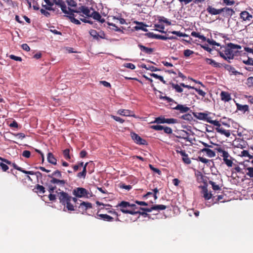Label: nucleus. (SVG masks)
Instances as JSON below:
<instances>
[{
    "label": "nucleus",
    "mask_w": 253,
    "mask_h": 253,
    "mask_svg": "<svg viewBox=\"0 0 253 253\" xmlns=\"http://www.w3.org/2000/svg\"><path fill=\"white\" fill-rule=\"evenodd\" d=\"M90 35L93 38V39L98 41L100 39H106V35L102 31L97 32L96 30L91 29L89 31Z\"/></svg>",
    "instance_id": "0eeeda50"
},
{
    "label": "nucleus",
    "mask_w": 253,
    "mask_h": 253,
    "mask_svg": "<svg viewBox=\"0 0 253 253\" xmlns=\"http://www.w3.org/2000/svg\"><path fill=\"white\" fill-rule=\"evenodd\" d=\"M148 38L151 39H160L162 40H167L166 36L160 35L155 34L152 32H149L145 34Z\"/></svg>",
    "instance_id": "4468645a"
},
{
    "label": "nucleus",
    "mask_w": 253,
    "mask_h": 253,
    "mask_svg": "<svg viewBox=\"0 0 253 253\" xmlns=\"http://www.w3.org/2000/svg\"><path fill=\"white\" fill-rule=\"evenodd\" d=\"M215 150L220 154V156L223 157V159L226 157H230L231 158L228 152L226 151L222 147H216Z\"/></svg>",
    "instance_id": "a211bd4d"
},
{
    "label": "nucleus",
    "mask_w": 253,
    "mask_h": 253,
    "mask_svg": "<svg viewBox=\"0 0 253 253\" xmlns=\"http://www.w3.org/2000/svg\"><path fill=\"white\" fill-rule=\"evenodd\" d=\"M88 164V163H86L83 167V169L82 172H80L78 173L77 176L78 177L81 178L83 177V178H85L86 174V166Z\"/></svg>",
    "instance_id": "a878e982"
},
{
    "label": "nucleus",
    "mask_w": 253,
    "mask_h": 253,
    "mask_svg": "<svg viewBox=\"0 0 253 253\" xmlns=\"http://www.w3.org/2000/svg\"><path fill=\"white\" fill-rule=\"evenodd\" d=\"M36 189L38 190L37 192L41 194H44L45 192V188L43 186L40 185L39 184L37 185Z\"/></svg>",
    "instance_id": "79ce46f5"
},
{
    "label": "nucleus",
    "mask_w": 253,
    "mask_h": 253,
    "mask_svg": "<svg viewBox=\"0 0 253 253\" xmlns=\"http://www.w3.org/2000/svg\"><path fill=\"white\" fill-rule=\"evenodd\" d=\"M78 201L77 198L72 197L64 205V208H66L69 211H75L79 205Z\"/></svg>",
    "instance_id": "423d86ee"
},
{
    "label": "nucleus",
    "mask_w": 253,
    "mask_h": 253,
    "mask_svg": "<svg viewBox=\"0 0 253 253\" xmlns=\"http://www.w3.org/2000/svg\"><path fill=\"white\" fill-rule=\"evenodd\" d=\"M75 198H88L89 192L83 187H76L72 191Z\"/></svg>",
    "instance_id": "20e7f679"
},
{
    "label": "nucleus",
    "mask_w": 253,
    "mask_h": 253,
    "mask_svg": "<svg viewBox=\"0 0 253 253\" xmlns=\"http://www.w3.org/2000/svg\"><path fill=\"white\" fill-rule=\"evenodd\" d=\"M130 136L133 141L137 144L147 145L148 144L145 139L142 138L140 136L135 132H131Z\"/></svg>",
    "instance_id": "6e6552de"
},
{
    "label": "nucleus",
    "mask_w": 253,
    "mask_h": 253,
    "mask_svg": "<svg viewBox=\"0 0 253 253\" xmlns=\"http://www.w3.org/2000/svg\"><path fill=\"white\" fill-rule=\"evenodd\" d=\"M194 53V51L190 49H186L184 50L183 54L185 57H188L190 56L191 55Z\"/></svg>",
    "instance_id": "de8ad7c7"
},
{
    "label": "nucleus",
    "mask_w": 253,
    "mask_h": 253,
    "mask_svg": "<svg viewBox=\"0 0 253 253\" xmlns=\"http://www.w3.org/2000/svg\"><path fill=\"white\" fill-rule=\"evenodd\" d=\"M207 11L209 14L211 15H215L220 14V8L216 9L212 6L209 5L207 8Z\"/></svg>",
    "instance_id": "ddd939ff"
},
{
    "label": "nucleus",
    "mask_w": 253,
    "mask_h": 253,
    "mask_svg": "<svg viewBox=\"0 0 253 253\" xmlns=\"http://www.w3.org/2000/svg\"><path fill=\"white\" fill-rule=\"evenodd\" d=\"M215 130L217 132L220 133L221 134L224 135L226 137H228L230 136V132L229 130H226L224 129L223 127H220V126L218 127H216Z\"/></svg>",
    "instance_id": "b1692460"
},
{
    "label": "nucleus",
    "mask_w": 253,
    "mask_h": 253,
    "mask_svg": "<svg viewBox=\"0 0 253 253\" xmlns=\"http://www.w3.org/2000/svg\"><path fill=\"white\" fill-rule=\"evenodd\" d=\"M82 7H83V6H81L79 7L77 9H71L69 7L68 9H69V11H70V12H72V13H79L80 12H82L81 9H82Z\"/></svg>",
    "instance_id": "6e6d98bb"
},
{
    "label": "nucleus",
    "mask_w": 253,
    "mask_h": 253,
    "mask_svg": "<svg viewBox=\"0 0 253 253\" xmlns=\"http://www.w3.org/2000/svg\"><path fill=\"white\" fill-rule=\"evenodd\" d=\"M56 193L57 194V196L59 200L60 203L63 206H64V205L72 197L69 195L68 193L63 191H61L60 189H59L58 191H56Z\"/></svg>",
    "instance_id": "39448f33"
},
{
    "label": "nucleus",
    "mask_w": 253,
    "mask_h": 253,
    "mask_svg": "<svg viewBox=\"0 0 253 253\" xmlns=\"http://www.w3.org/2000/svg\"><path fill=\"white\" fill-rule=\"evenodd\" d=\"M166 118L164 117L161 116L157 118H156L154 121L153 122V123H157V124H164L165 123Z\"/></svg>",
    "instance_id": "c9c22d12"
},
{
    "label": "nucleus",
    "mask_w": 253,
    "mask_h": 253,
    "mask_svg": "<svg viewBox=\"0 0 253 253\" xmlns=\"http://www.w3.org/2000/svg\"><path fill=\"white\" fill-rule=\"evenodd\" d=\"M246 84L249 87L253 86V77H250L247 79Z\"/></svg>",
    "instance_id": "603ef678"
},
{
    "label": "nucleus",
    "mask_w": 253,
    "mask_h": 253,
    "mask_svg": "<svg viewBox=\"0 0 253 253\" xmlns=\"http://www.w3.org/2000/svg\"><path fill=\"white\" fill-rule=\"evenodd\" d=\"M242 62L246 65L253 66V59L249 57L246 60H243Z\"/></svg>",
    "instance_id": "a19ab883"
},
{
    "label": "nucleus",
    "mask_w": 253,
    "mask_h": 253,
    "mask_svg": "<svg viewBox=\"0 0 253 253\" xmlns=\"http://www.w3.org/2000/svg\"><path fill=\"white\" fill-rule=\"evenodd\" d=\"M225 195H220L217 196V198L216 199V201L214 202L213 203H211L210 202H207L206 203V205L208 207H210L211 205H213L214 203H216V202H224L225 200L224 199V200L221 201L224 199V197Z\"/></svg>",
    "instance_id": "cd10ccee"
},
{
    "label": "nucleus",
    "mask_w": 253,
    "mask_h": 253,
    "mask_svg": "<svg viewBox=\"0 0 253 253\" xmlns=\"http://www.w3.org/2000/svg\"><path fill=\"white\" fill-rule=\"evenodd\" d=\"M247 170L248 171L247 172V175L251 178L253 177V168L249 167L247 168Z\"/></svg>",
    "instance_id": "8fccbe9b"
},
{
    "label": "nucleus",
    "mask_w": 253,
    "mask_h": 253,
    "mask_svg": "<svg viewBox=\"0 0 253 253\" xmlns=\"http://www.w3.org/2000/svg\"><path fill=\"white\" fill-rule=\"evenodd\" d=\"M235 11L231 8L224 7L220 8V14L225 18H230L235 14Z\"/></svg>",
    "instance_id": "1a4fd4ad"
},
{
    "label": "nucleus",
    "mask_w": 253,
    "mask_h": 253,
    "mask_svg": "<svg viewBox=\"0 0 253 253\" xmlns=\"http://www.w3.org/2000/svg\"><path fill=\"white\" fill-rule=\"evenodd\" d=\"M108 25L114 27V28L113 29L114 31L123 33V31L121 30L120 28L118 27L115 24L109 23Z\"/></svg>",
    "instance_id": "052dcab7"
},
{
    "label": "nucleus",
    "mask_w": 253,
    "mask_h": 253,
    "mask_svg": "<svg viewBox=\"0 0 253 253\" xmlns=\"http://www.w3.org/2000/svg\"><path fill=\"white\" fill-rule=\"evenodd\" d=\"M61 7V9L62 11V12L63 13H64L65 14H69L70 15V11L69 12V11H68L67 10V7H66V4L65 3V2H64V3L60 6Z\"/></svg>",
    "instance_id": "3c124183"
},
{
    "label": "nucleus",
    "mask_w": 253,
    "mask_h": 253,
    "mask_svg": "<svg viewBox=\"0 0 253 253\" xmlns=\"http://www.w3.org/2000/svg\"><path fill=\"white\" fill-rule=\"evenodd\" d=\"M47 176L51 179L45 184L49 192H54L56 189V185L63 187L67 183L66 180L61 179L62 178V174L59 170H56L51 174H48Z\"/></svg>",
    "instance_id": "f257e3e1"
},
{
    "label": "nucleus",
    "mask_w": 253,
    "mask_h": 253,
    "mask_svg": "<svg viewBox=\"0 0 253 253\" xmlns=\"http://www.w3.org/2000/svg\"><path fill=\"white\" fill-rule=\"evenodd\" d=\"M67 17H69L71 22L77 25L81 24L80 21L75 18V15L72 12H70L69 16H67Z\"/></svg>",
    "instance_id": "c756f323"
},
{
    "label": "nucleus",
    "mask_w": 253,
    "mask_h": 253,
    "mask_svg": "<svg viewBox=\"0 0 253 253\" xmlns=\"http://www.w3.org/2000/svg\"><path fill=\"white\" fill-rule=\"evenodd\" d=\"M47 159L48 163L53 165H56L57 164V160L52 153L49 152L48 153Z\"/></svg>",
    "instance_id": "4be33fe9"
},
{
    "label": "nucleus",
    "mask_w": 253,
    "mask_h": 253,
    "mask_svg": "<svg viewBox=\"0 0 253 253\" xmlns=\"http://www.w3.org/2000/svg\"><path fill=\"white\" fill-rule=\"evenodd\" d=\"M229 157H226L223 159L224 162L229 167H231L233 165V162L231 160L228 159Z\"/></svg>",
    "instance_id": "c03bdc74"
},
{
    "label": "nucleus",
    "mask_w": 253,
    "mask_h": 253,
    "mask_svg": "<svg viewBox=\"0 0 253 253\" xmlns=\"http://www.w3.org/2000/svg\"><path fill=\"white\" fill-rule=\"evenodd\" d=\"M167 208V207L163 205H157L152 206L153 210L162 211L164 210Z\"/></svg>",
    "instance_id": "4c0bfd02"
},
{
    "label": "nucleus",
    "mask_w": 253,
    "mask_h": 253,
    "mask_svg": "<svg viewBox=\"0 0 253 253\" xmlns=\"http://www.w3.org/2000/svg\"><path fill=\"white\" fill-rule=\"evenodd\" d=\"M159 98L164 100H167L169 103L174 102V100L172 98L162 95H160L159 96Z\"/></svg>",
    "instance_id": "49530a36"
},
{
    "label": "nucleus",
    "mask_w": 253,
    "mask_h": 253,
    "mask_svg": "<svg viewBox=\"0 0 253 253\" xmlns=\"http://www.w3.org/2000/svg\"><path fill=\"white\" fill-rule=\"evenodd\" d=\"M173 109L179 110L181 113L187 112L190 110V108L188 107L181 104H178L176 107H174Z\"/></svg>",
    "instance_id": "aec40b11"
},
{
    "label": "nucleus",
    "mask_w": 253,
    "mask_h": 253,
    "mask_svg": "<svg viewBox=\"0 0 253 253\" xmlns=\"http://www.w3.org/2000/svg\"><path fill=\"white\" fill-rule=\"evenodd\" d=\"M119 113L122 116H131L132 112L129 110L120 109L118 111Z\"/></svg>",
    "instance_id": "7c9ffc66"
},
{
    "label": "nucleus",
    "mask_w": 253,
    "mask_h": 253,
    "mask_svg": "<svg viewBox=\"0 0 253 253\" xmlns=\"http://www.w3.org/2000/svg\"><path fill=\"white\" fill-rule=\"evenodd\" d=\"M209 183L212 186V188L214 191H218L221 190V187L219 185L216 184L215 182L211 180H209Z\"/></svg>",
    "instance_id": "f704fd0d"
},
{
    "label": "nucleus",
    "mask_w": 253,
    "mask_h": 253,
    "mask_svg": "<svg viewBox=\"0 0 253 253\" xmlns=\"http://www.w3.org/2000/svg\"><path fill=\"white\" fill-rule=\"evenodd\" d=\"M66 2L68 5L71 7H76L77 6L76 2L74 0H66Z\"/></svg>",
    "instance_id": "13d9d810"
},
{
    "label": "nucleus",
    "mask_w": 253,
    "mask_h": 253,
    "mask_svg": "<svg viewBox=\"0 0 253 253\" xmlns=\"http://www.w3.org/2000/svg\"><path fill=\"white\" fill-rule=\"evenodd\" d=\"M125 67L132 70L134 69L135 68V66L133 64L131 63H126L125 65Z\"/></svg>",
    "instance_id": "774afa93"
},
{
    "label": "nucleus",
    "mask_w": 253,
    "mask_h": 253,
    "mask_svg": "<svg viewBox=\"0 0 253 253\" xmlns=\"http://www.w3.org/2000/svg\"><path fill=\"white\" fill-rule=\"evenodd\" d=\"M207 42L210 44H211L213 45L220 46V44L219 43L216 42L215 41L212 40H211L209 39H208V40H207Z\"/></svg>",
    "instance_id": "e2e57ef3"
},
{
    "label": "nucleus",
    "mask_w": 253,
    "mask_h": 253,
    "mask_svg": "<svg viewBox=\"0 0 253 253\" xmlns=\"http://www.w3.org/2000/svg\"><path fill=\"white\" fill-rule=\"evenodd\" d=\"M77 208H78V211L80 212L83 213L86 211L88 209H91L92 204L89 202H82L80 204H79Z\"/></svg>",
    "instance_id": "9d476101"
},
{
    "label": "nucleus",
    "mask_w": 253,
    "mask_h": 253,
    "mask_svg": "<svg viewBox=\"0 0 253 253\" xmlns=\"http://www.w3.org/2000/svg\"><path fill=\"white\" fill-rule=\"evenodd\" d=\"M131 207H134V206L131 205L129 202L124 201H122L116 206L117 208H120V210L124 213L135 215L136 212L130 211Z\"/></svg>",
    "instance_id": "7ed1b4c3"
},
{
    "label": "nucleus",
    "mask_w": 253,
    "mask_h": 253,
    "mask_svg": "<svg viewBox=\"0 0 253 253\" xmlns=\"http://www.w3.org/2000/svg\"><path fill=\"white\" fill-rule=\"evenodd\" d=\"M201 194L205 200H209L212 198V195L209 192L206 186L202 187Z\"/></svg>",
    "instance_id": "9b49d317"
},
{
    "label": "nucleus",
    "mask_w": 253,
    "mask_h": 253,
    "mask_svg": "<svg viewBox=\"0 0 253 253\" xmlns=\"http://www.w3.org/2000/svg\"><path fill=\"white\" fill-rule=\"evenodd\" d=\"M90 15V17H92L94 19L97 20L101 23H103L105 22V19L102 18L101 15L98 11H93Z\"/></svg>",
    "instance_id": "f8f14e48"
},
{
    "label": "nucleus",
    "mask_w": 253,
    "mask_h": 253,
    "mask_svg": "<svg viewBox=\"0 0 253 253\" xmlns=\"http://www.w3.org/2000/svg\"><path fill=\"white\" fill-rule=\"evenodd\" d=\"M223 66L226 70L228 71L229 72H231L233 74L235 75H239L240 73L237 71L235 68L231 66V65L223 64L221 65V67Z\"/></svg>",
    "instance_id": "dca6fc26"
},
{
    "label": "nucleus",
    "mask_w": 253,
    "mask_h": 253,
    "mask_svg": "<svg viewBox=\"0 0 253 253\" xmlns=\"http://www.w3.org/2000/svg\"><path fill=\"white\" fill-rule=\"evenodd\" d=\"M200 152L206 153L207 156L210 158H212L215 156V152L207 148H204L203 149H202L200 150Z\"/></svg>",
    "instance_id": "6ab92c4d"
},
{
    "label": "nucleus",
    "mask_w": 253,
    "mask_h": 253,
    "mask_svg": "<svg viewBox=\"0 0 253 253\" xmlns=\"http://www.w3.org/2000/svg\"><path fill=\"white\" fill-rule=\"evenodd\" d=\"M182 160L186 164H190L191 162L187 154L185 157H182Z\"/></svg>",
    "instance_id": "680f3d73"
},
{
    "label": "nucleus",
    "mask_w": 253,
    "mask_h": 253,
    "mask_svg": "<svg viewBox=\"0 0 253 253\" xmlns=\"http://www.w3.org/2000/svg\"><path fill=\"white\" fill-rule=\"evenodd\" d=\"M163 129L164 130V132L167 134H170L172 133V129L169 126H164V128H163Z\"/></svg>",
    "instance_id": "864d4df0"
},
{
    "label": "nucleus",
    "mask_w": 253,
    "mask_h": 253,
    "mask_svg": "<svg viewBox=\"0 0 253 253\" xmlns=\"http://www.w3.org/2000/svg\"><path fill=\"white\" fill-rule=\"evenodd\" d=\"M198 160L200 162H201L204 164H208V163H210L211 161V160H210L207 159L206 158H204L202 157H200V156L198 157Z\"/></svg>",
    "instance_id": "0e129e2a"
},
{
    "label": "nucleus",
    "mask_w": 253,
    "mask_h": 253,
    "mask_svg": "<svg viewBox=\"0 0 253 253\" xmlns=\"http://www.w3.org/2000/svg\"><path fill=\"white\" fill-rule=\"evenodd\" d=\"M138 46L139 47L141 51L148 54H151L154 51L153 48L146 47L141 44H139Z\"/></svg>",
    "instance_id": "412c9836"
},
{
    "label": "nucleus",
    "mask_w": 253,
    "mask_h": 253,
    "mask_svg": "<svg viewBox=\"0 0 253 253\" xmlns=\"http://www.w3.org/2000/svg\"><path fill=\"white\" fill-rule=\"evenodd\" d=\"M242 47L240 45L230 42L226 45L221 46L220 50L218 52L221 57L228 62L230 63V60L234 59L235 56L233 50L235 49H240Z\"/></svg>",
    "instance_id": "f03ea898"
},
{
    "label": "nucleus",
    "mask_w": 253,
    "mask_h": 253,
    "mask_svg": "<svg viewBox=\"0 0 253 253\" xmlns=\"http://www.w3.org/2000/svg\"><path fill=\"white\" fill-rule=\"evenodd\" d=\"M240 17L244 21H250L253 18L252 15L247 11H242L240 14Z\"/></svg>",
    "instance_id": "2eb2a0df"
},
{
    "label": "nucleus",
    "mask_w": 253,
    "mask_h": 253,
    "mask_svg": "<svg viewBox=\"0 0 253 253\" xmlns=\"http://www.w3.org/2000/svg\"><path fill=\"white\" fill-rule=\"evenodd\" d=\"M137 26L135 27V29L136 30H141L144 32H147L148 30L146 28L147 26L146 25L143 24L142 22H137Z\"/></svg>",
    "instance_id": "bb28decb"
},
{
    "label": "nucleus",
    "mask_w": 253,
    "mask_h": 253,
    "mask_svg": "<svg viewBox=\"0 0 253 253\" xmlns=\"http://www.w3.org/2000/svg\"><path fill=\"white\" fill-rule=\"evenodd\" d=\"M63 156L64 158L67 160H69L71 159L70 155V150L69 149H66L63 151Z\"/></svg>",
    "instance_id": "ea45409f"
},
{
    "label": "nucleus",
    "mask_w": 253,
    "mask_h": 253,
    "mask_svg": "<svg viewBox=\"0 0 253 253\" xmlns=\"http://www.w3.org/2000/svg\"><path fill=\"white\" fill-rule=\"evenodd\" d=\"M97 216L102 218L104 220L112 221L113 218L106 214H97Z\"/></svg>",
    "instance_id": "473e14b6"
},
{
    "label": "nucleus",
    "mask_w": 253,
    "mask_h": 253,
    "mask_svg": "<svg viewBox=\"0 0 253 253\" xmlns=\"http://www.w3.org/2000/svg\"><path fill=\"white\" fill-rule=\"evenodd\" d=\"M131 205L134 206V207H131L130 211L136 212L135 214H138L139 212V208L137 207L136 205L134 204H131Z\"/></svg>",
    "instance_id": "09e8293b"
},
{
    "label": "nucleus",
    "mask_w": 253,
    "mask_h": 253,
    "mask_svg": "<svg viewBox=\"0 0 253 253\" xmlns=\"http://www.w3.org/2000/svg\"><path fill=\"white\" fill-rule=\"evenodd\" d=\"M181 118L189 121H190L193 119L192 115L190 114H184L181 117Z\"/></svg>",
    "instance_id": "37998d69"
},
{
    "label": "nucleus",
    "mask_w": 253,
    "mask_h": 253,
    "mask_svg": "<svg viewBox=\"0 0 253 253\" xmlns=\"http://www.w3.org/2000/svg\"><path fill=\"white\" fill-rule=\"evenodd\" d=\"M177 123H178L177 120L176 119H173V118L166 119V120H165V123H167L168 124H176Z\"/></svg>",
    "instance_id": "a18cd8bd"
},
{
    "label": "nucleus",
    "mask_w": 253,
    "mask_h": 253,
    "mask_svg": "<svg viewBox=\"0 0 253 253\" xmlns=\"http://www.w3.org/2000/svg\"><path fill=\"white\" fill-rule=\"evenodd\" d=\"M82 12L87 17H90L91 13L90 9L87 6L83 5V7L81 9Z\"/></svg>",
    "instance_id": "2f4dec72"
},
{
    "label": "nucleus",
    "mask_w": 253,
    "mask_h": 253,
    "mask_svg": "<svg viewBox=\"0 0 253 253\" xmlns=\"http://www.w3.org/2000/svg\"><path fill=\"white\" fill-rule=\"evenodd\" d=\"M22 156L25 158H29L31 156V152L28 150H24L22 153Z\"/></svg>",
    "instance_id": "338daca9"
},
{
    "label": "nucleus",
    "mask_w": 253,
    "mask_h": 253,
    "mask_svg": "<svg viewBox=\"0 0 253 253\" xmlns=\"http://www.w3.org/2000/svg\"><path fill=\"white\" fill-rule=\"evenodd\" d=\"M220 97L221 100L224 102H229L231 100V95L226 91H222L220 93Z\"/></svg>",
    "instance_id": "f3484780"
},
{
    "label": "nucleus",
    "mask_w": 253,
    "mask_h": 253,
    "mask_svg": "<svg viewBox=\"0 0 253 253\" xmlns=\"http://www.w3.org/2000/svg\"><path fill=\"white\" fill-rule=\"evenodd\" d=\"M53 4L61 6L64 2V1L63 0H53Z\"/></svg>",
    "instance_id": "69168bd1"
},
{
    "label": "nucleus",
    "mask_w": 253,
    "mask_h": 253,
    "mask_svg": "<svg viewBox=\"0 0 253 253\" xmlns=\"http://www.w3.org/2000/svg\"><path fill=\"white\" fill-rule=\"evenodd\" d=\"M170 84L171 85L172 88L175 89L177 92L181 93L183 91V89L181 87V86L180 84L178 85V84H175L172 83Z\"/></svg>",
    "instance_id": "72a5a7b5"
},
{
    "label": "nucleus",
    "mask_w": 253,
    "mask_h": 253,
    "mask_svg": "<svg viewBox=\"0 0 253 253\" xmlns=\"http://www.w3.org/2000/svg\"><path fill=\"white\" fill-rule=\"evenodd\" d=\"M9 57L10 59L14 60L15 61H22V58L21 57L16 56H15L14 55H12V54L9 55Z\"/></svg>",
    "instance_id": "bf43d9fd"
},
{
    "label": "nucleus",
    "mask_w": 253,
    "mask_h": 253,
    "mask_svg": "<svg viewBox=\"0 0 253 253\" xmlns=\"http://www.w3.org/2000/svg\"><path fill=\"white\" fill-rule=\"evenodd\" d=\"M194 116L198 119L200 120L205 121L206 119V117L207 116V114L205 113H197L196 114L194 113Z\"/></svg>",
    "instance_id": "c85d7f7f"
},
{
    "label": "nucleus",
    "mask_w": 253,
    "mask_h": 253,
    "mask_svg": "<svg viewBox=\"0 0 253 253\" xmlns=\"http://www.w3.org/2000/svg\"><path fill=\"white\" fill-rule=\"evenodd\" d=\"M150 127L156 130H161L164 128V126L160 125H153L151 126Z\"/></svg>",
    "instance_id": "5fc2aeb1"
},
{
    "label": "nucleus",
    "mask_w": 253,
    "mask_h": 253,
    "mask_svg": "<svg viewBox=\"0 0 253 253\" xmlns=\"http://www.w3.org/2000/svg\"><path fill=\"white\" fill-rule=\"evenodd\" d=\"M194 89L198 92L199 95L202 96V97L205 96L206 93L205 91L197 87H195Z\"/></svg>",
    "instance_id": "4d7b16f0"
},
{
    "label": "nucleus",
    "mask_w": 253,
    "mask_h": 253,
    "mask_svg": "<svg viewBox=\"0 0 253 253\" xmlns=\"http://www.w3.org/2000/svg\"><path fill=\"white\" fill-rule=\"evenodd\" d=\"M205 61L206 62V63H207L208 64L211 65L214 67H216V68L221 67V64H220L219 63L215 62L214 60H213L212 59L206 58L205 59Z\"/></svg>",
    "instance_id": "5701e85b"
},
{
    "label": "nucleus",
    "mask_w": 253,
    "mask_h": 253,
    "mask_svg": "<svg viewBox=\"0 0 253 253\" xmlns=\"http://www.w3.org/2000/svg\"><path fill=\"white\" fill-rule=\"evenodd\" d=\"M158 20L159 22H164L167 24L168 25H170L171 24L170 21L163 16L158 17Z\"/></svg>",
    "instance_id": "58836bf2"
},
{
    "label": "nucleus",
    "mask_w": 253,
    "mask_h": 253,
    "mask_svg": "<svg viewBox=\"0 0 253 253\" xmlns=\"http://www.w3.org/2000/svg\"><path fill=\"white\" fill-rule=\"evenodd\" d=\"M169 33H170L172 34H174V35H175L179 37H188V35L185 33H181L180 32V31H169Z\"/></svg>",
    "instance_id": "e433bc0d"
},
{
    "label": "nucleus",
    "mask_w": 253,
    "mask_h": 253,
    "mask_svg": "<svg viewBox=\"0 0 253 253\" xmlns=\"http://www.w3.org/2000/svg\"><path fill=\"white\" fill-rule=\"evenodd\" d=\"M237 110L242 111L244 113L249 110V106L248 105H241L239 103H236Z\"/></svg>",
    "instance_id": "393cba45"
}]
</instances>
